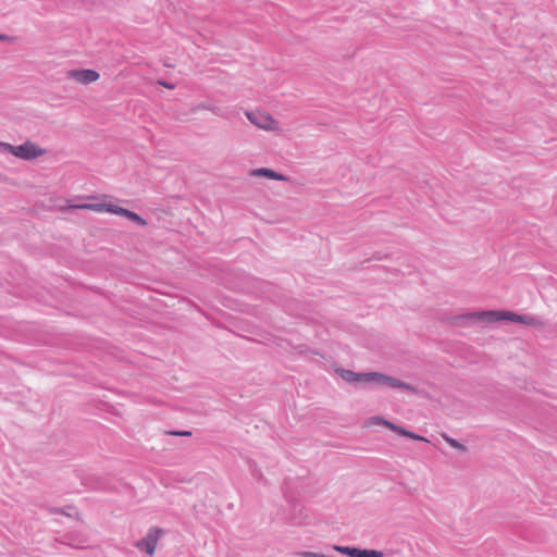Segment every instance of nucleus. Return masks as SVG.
I'll return each mask as SVG.
<instances>
[{
    "mask_svg": "<svg viewBox=\"0 0 557 557\" xmlns=\"http://www.w3.org/2000/svg\"><path fill=\"white\" fill-rule=\"evenodd\" d=\"M358 557H384V553L375 549H358Z\"/></svg>",
    "mask_w": 557,
    "mask_h": 557,
    "instance_id": "f8f14e48",
    "label": "nucleus"
},
{
    "mask_svg": "<svg viewBox=\"0 0 557 557\" xmlns=\"http://www.w3.org/2000/svg\"><path fill=\"white\" fill-rule=\"evenodd\" d=\"M0 39H5V36L4 35H0Z\"/></svg>",
    "mask_w": 557,
    "mask_h": 557,
    "instance_id": "6ab92c4d",
    "label": "nucleus"
},
{
    "mask_svg": "<svg viewBox=\"0 0 557 557\" xmlns=\"http://www.w3.org/2000/svg\"><path fill=\"white\" fill-rule=\"evenodd\" d=\"M371 377H372L371 384H374V385H385V386H388L392 388H401V389H406V391H413V387L410 384L403 382L398 379H395L393 376L385 375L380 372H373V375H371Z\"/></svg>",
    "mask_w": 557,
    "mask_h": 557,
    "instance_id": "39448f33",
    "label": "nucleus"
},
{
    "mask_svg": "<svg viewBox=\"0 0 557 557\" xmlns=\"http://www.w3.org/2000/svg\"><path fill=\"white\" fill-rule=\"evenodd\" d=\"M73 208H79V209L84 208V209H90V210H94L97 212H108V213H112V214H116V215H122L141 226H145L147 224V222L141 216H139L137 213H135L131 210L121 208L117 205L113 203L112 201L102 200L99 202L87 203V205H79V203L72 202V209Z\"/></svg>",
    "mask_w": 557,
    "mask_h": 557,
    "instance_id": "f03ea898",
    "label": "nucleus"
},
{
    "mask_svg": "<svg viewBox=\"0 0 557 557\" xmlns=\"http://www.w3.org/2000/svg\"><path fill=\"white\" fill-rule=\"evenodd\" d=\"M161 533L162 530L157 528L149 530L147 535L137 542V547L140 550L146 552L149 556H152Z\"/></svg>",
    "mask_w": 557,
    "mask_h": 557,
    "instance_id": "423d86ee",
    "label": "nucleus"
},
{
    "mask_svg": "<svg viewBox=\"0 0 557 557\" xmlns=\"http://www.w3.org/2000/svg\"><path fill=\"white\" fill-rule=\"evenodd\" d=\"M158 83H159V85H161L165 88H169V89H173L175 87L173 84L166 83L164 81H159Z\"/></svg>",
    "mask_w": 557,
    "mask_h": 557,
    "instance_id": "f3484780",
    "label": "nucleus"
},
{
    "mask_svg": "<svg viewBox=\"0 0 557 557\" xmlns=\"http://www.w3.org/2000/svg\"><path fill=\"white\" fill-rule=\"evenodd\" d=\"M205 108L208 109V110H211L215 114H220L219 109L216 107H212V108L211 107H205Z\"/></svg>",
    "mask_w": 557,
    "mask_h": 557,
    "instance_id": "a211bd4d",
    "label": "nucleus"
},
{
    "mask_svg": "<svg viewBox=\"0 0 557 557\" xmlns=\"http://www.w3.org/2000/svg\"><path fill=\"white\" fill-rule=\"evenodd\" d=\"M301 557H325L326 554H320L314 552H301L299 553Z\"/></svg>",
    "mask_w": 557,
    "mask_h": 557,
    "instance_id": "2eb2a0df",
    "label": "nucleus"
},
{
    "mask_svg": "<svg viewBox=\"0 0 557 557\" xmlns=\"http://www.w3.org/2000/svg\"><path fill=\"white\" fill-rule=\"evenodd\" d=\"M446 441L454 448H457V449H460V450H465L466 449V447L462 444H460L458 441H456L454 438L446 437Z\"/></svg>",
    "mask_w": 557,
    "mask_h": 557,
    "instance_id": "4468645a",
    "label": "nucleus"
},
{
    "mask_svg": "<svg viewBox=\"0 0 557 557\" xmlns=\"http://www.w3.org/2000/svg\"><path fill=\"white\" fill-rule=\"evenodd\" d=\"M252 176H260L268 180L288 181V177L268 168H260L251 171Z\"/></svg>",
    "mask_w": 557,
    "mask_h": 557,
    "instance_id": "1a4fd4ad",
    "label": "nucleus"
},
{
    "mask_svg": "<svg viewBox=\"0 0 557 557\" xmlns=\"http://www.w3.org/2000/svg\"><path fill=\"white\" fill-rule=\"evenodd\" d=\"M469 319H473L482 322H494L499 320H507L516 323H522L528 325H535L537 319L529 314H517L510 311H483L470 313L467 315Z\"/></svg>",
    "mask_w": 557,
    "mask_h": 557,
    "instance_id": "f257e3e1",
    "label": "nucleus"
},
{
    "mask_svg": "<svg viewBox=\"0 0 557 557\" xmlns=\"http://www.w3.org/2000/svg\"><path fill=\"white\" fill-rule=\"evenodd\" d=\"M72 79L76 82L88 85L99 79V73L95 70H72Z\"/></svg>",
    "mask_w": 557,
    "mask_h": 557,
    "instance_id": "6e6552de",
    "label": "nucleus"
},
{
    "mask_svg": "<svg viewBox=\"0 0 557 557\" xmlns=\"http://www.w3.org/2000/svg\"><path fill=\"white\" fill-rule=\"evenodd\" d=\"M387 423H391L389 421L385 420L384 418L382 417H379V416H375V417H372L369 419L368 421V424H382V425H385L388 428V424Z\"/></svg>",
    "mask_w": 557,
    "mask_h": 557,
    "instance_id": "ddd939ff",
    "label": "nucleus"
},
{
    "mask_svg": "<svg viewBox=\"0 0 557 557\" xmlns=\"http://www.w3.org/2000/svg\"><path fill=\"white\" fill-rule=\"evenodd\" d=\"M333 549L350 557H358V549L356 547L334 545Z\"/></svg>",
    "mask_w": 557,
    "mask_h": 557,
    "instance_id": "9b49d317",
    "label": "nucleus"
},
{
    "mask_svg": "<svg viewBox=\"0 0 557 557\" xmlns=\"http://www.w3.org/2000/svg\"><path fill=\"white\" fill-rule=\"evenodd\" d=\"M247 119L257 127L265 131L278 129V122L267 112L262 111H246Z\"/></svg>",
    "mask_w": 557,
    "mask_h": 557,
    "instance_id": "20e7f679",
    "label": "nucleus"
},
{
    "mask_svg": "<svg viewBox=\"0 0 557 557\" xmlns=\"http://www.w3.org/2000/svg\"><path fill=\"white\" fill-rule=\"evenodd\" d=\"M0 146H2L5 151H9L13 156L23 160H33L44 153L41 148L29 140L18 146H13L10 144H0Z\"/></svg>",
    "mask_w": 557,
    "mask_h": 557,
    "instance_id": "7ed1b4c3",
    "label": "nucleus"
},
{
    "mask_svg": "<svg viewBox=\"0 0 557 557\" xmlns=\"http://www.w3.org/2000/svg\"><path fill=\"white\" fill-rule=\"evenodd\" d=\"M339 375L343 380H345L348 383H364V384H371L373 372H354L351 370H339Z\"/></svg>",
    "mask_w": 557,
    "mask_h": 557,
    "instance_id": "0eeeda50",
    "label": "nucleus"
},
{
    "mask_svg": "<svg viewBox=\"0 0 557 557\" xmlns=\"http://www.w3.org/2000/svg\"><path fill=\"white\" fill-rule=\"evenodd\" d=\"M387 424H388V429L393 430L394 432H396L403 436L410 437V438L417 440V441H426L424 437L417 435L408 430H405L404 428L398 426L394 423H387Z\"/></svg>",
    "mask_w": 557,
    "mask_h": 557,
    "instance_id": "9d476101",
    "label": "nucleus"
},
{
    "mask_svg": "<svg viewBox=\"0 0 557 557\" xmlns=\"http://www.w3.org/2000/svg\"><path fill=\"white\" fill-rule=\"evenodd\" d=\"M171 434L177 435V436H189V435H191V432L190 431H176V432H172Z\"/></svg>",
    "mask_w": 557,
    "mask_h": 557,
    "instance_id": "dca6fc26",
    "label": "nucleus"
}]
</instances>
